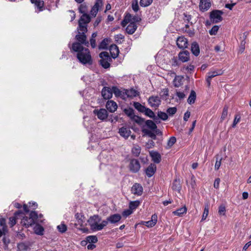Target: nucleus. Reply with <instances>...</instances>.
Segmentation results:
<instances>
[{
	"label": "nucleus",
	"instance_id": "1",
	"mask_svg": "<svg viewBox=\"0 0 251 251\" xmlns=\"http://www.w3.org/2000/svg\"><path fill=\"white\" fill-rule=\"evenodd\" d=\"M71 49L77 52L76 57L79 61L82 64H91L92 59L89 50L84 48L80 43H74Z\"/></svg>",
	"mask_w": 251,
	"mask_h": 251
},
{
	"label": "nucleus",
	"instance_id": "2",
	"mask_svg": "<svg viewBox=\"0 0 251 251\" xmlns=\"http://www.w3.org/2000/svg\"><path fill=\"white\" fill-rule=\"evenodd\" d=\"M87 222L93 231L101 230L107 226L106 221H105V220L101 221V218L98 215L91 216Z\"/></svg>",
	"mask_w": 251,
	"mask_h": 251
},
{
	"label": "nucleus",
	"instance_id": "3",
	"mask_svg": "<svg viewBox=\"0 0 251 251\" xmlns=\"http://www.w3.org/2000/svg\"><path fill=\"white\" fill-rule=\"evenodd\" d=\"M223 14V12L221 10H214L211 11L210 14V21H206V25H209L212 24L221 22L223 20L222 17Z\"/></svg>",
	"mask_w": 251,
	"mask_h": 251
},
{
	"label": "nucleus",
	"instance_id": "4",
	"mask_svg": "<svg viewBox=\"0 0 251 251\" xmlns=\"http://www.w3.org/2000/svg\"><path fill=\"white\" fill-rule=\"evenodd\" d=\"M91 21L90 17L87 14H82L78 22V27L77 30L82 31L84 32L87 31V24Z\"/></svg>",
	"mask_w": 251,
	"mask_h": 251
},
{
	"label": "nucleus",
	"instance_id": "5",
	"mask_svg": "<svg viewBox=\"0 0 251 251\" xmlns=\"http://www.w3.org/2000/svg\"><path fill=\"white\" fill-rule=\"evenodd\" d=\"M37 218V214L35 211H32L29 217L25 216L21 220V224L26 227L32 226Z\"/></svg>",
	"mask_w": 251,
	"mask_h": 251
},
{
	"label": "nucleus",
	"instance_id": "6",
	"mask_svg": "<svg viewBox=\"0 0 251 251\" xmlns=\"http://www.w3.org/2000/svg\"><path fill=\"white\" fill-rule=\"evenodd\" d=\"M100 65L105 69H107L110 67L109 62L111 60L109 56L108 53L106 51H103L100 54Z\"/></svg>",
	"mask_w": 251,
	"mask_h": 251
},
{
	"label": "nucleus",
	"instance_id": "7",
	"mask_svg": "<svg viewBox=\"0 0 251 251\" xmlns=\"http://www.w3.org/2000/svg\"><path fill=\"white\" fill-rule=\"evenodd\" d=\"M75 218L76 219V221L75 223V226H79L81 228L78 227L77 228L83 231V232H85L88 231V229L86 228L82 227L84 225V223L85 222V217L83 215H82L81 213H77L75 215Z\"/></svg>",
	"mask_w": 251,
	"mask_h": 251
},
{
	"label": "nucleus",
	"instance_id": "8",
	"mask_svg": "<svg viewBox=\"0 0 251 251\" xmlns=\"http://www.w3.org/2000/svg\"><path fill=\"white\" fill-rule=\"evenodd\" d=\"M78 34L75 36V39L78 41V43H80L81 46L84 45L88 46L89 43L86 41V36L85 33L87 32H83L82 31L77 30Z\"/></svg>",
	"mask_w": 251,
	"mask_h": 251
},
{
	"label": "nucleus",
	"instance_id": "9",
	"mask_svg": "<svg viewBox=\"0 0 251 251\" xmlns=\"http://www.w3.org/2000/svg\"><path fill=\"white\" fill-rule=\"evenodd\" d=\"M149 105L151 107L157 108L161 104V100L158 96H151L148 99Z\"/></svg>",
	"mask_w": 251,
	"mask_h": 251
},
{
	"label": "nucleus",
	"instance_id": "10",
	"mask_svg": "<svg viewBox=\"0 0 251 251\" xmlns=\"http://www.w3.org/2000/svg\"><path fill=\"white\" fill-rule=\"evenodd\" d=\"M139 162L135 159H131L130 161L129 168L130 171L133 173H137L140 169Z\"/></svg>",
	"mask_w": 251,
	"mask_h": 251
},
{
	"label": "nucleus",
	"instance_id": "11",
	"mask_svg": "<svg viewBox=\"0 0 251 251\" xmlns=\"http://www.w3.org/2000/svg\"><path fill=\"white\" fill-rule=\"evenodd\" d=\"M95 115H97L98 118L101 120H105L108 116V113L105 109H100V110L95 109L93 111Z\"/></svg>",
	"mask_w": 251,
	"mask_h": 251
},
{
	"label": "nucleus",
	"instance_id": "12",
	"mask_svg": "<svg viewBox=\"0 0 251 251\" xmlns=\"http://www.w3.org/2000/svg\"><path fill=\"white\" fill-rule=\"evenodd\" d=\"M122 217L119 214H114L108 216L105 221H106L107 225L108 223L111 224H116L119 222L121 219Z\"/></svg>",
	"mask_w": 251,
	"mask_h": 251
},
{
	"label": "nucleus",
	"instance_id": "13",
	"mask_svg": "<svg viewBox=\"0 0 251 251\" xmlns=\"http://www.w3.org/2000/svg\"><path fill=\"white\" fill-rule=\"evenodd\" d=\"M177 47L180 49H185L188 47V41L183 36L179 37L176 40Z\"/></svg>",
	"mask_w": 251,
	"mask_h": 251
},
{
	"label": "nucleus",
	"instance_id": "14",
	"mask_svg": "<svg viewBox=\"0 0 251 251\" xmlns=\"http://www.w3.org/2000/svg\"><path fill=\"white\" fill-rule=\"evenodd\" d=\"M101 5L102 1L101 0H97L90 11V14L93 17H95L97 15L100 7Z\"/></svg>",
	"mask_w": 251,
	"mask_h": 251
},
{
	"label": "nucleus",
	"instance_id": "15",
	"mask_svg": "<svg viewBox=\"0 0 251 251\" xmlns=\"http://www.w3.org/2000/svg\"><path fill=\"white\" fill-rule=\"evenodd\" d=\"M143 190V189L142 186L138 183H135L131 187L132 193L134 195H137L138 196H140L142 195Z\"/></svg>",
	"mask_w": 251,
	"mask_h": 251
},
{
	"label": "nucleus",
	"instance_id": "16",
	"mask_svg": "<svg viewBox=\"0 0 251 251\" xmlns=\"http://www.w3.org/2000/svg\"><path fill=\"white\" fill-rule=\"evenodd\" d=\"M101 95L104 99H109L112 97V90L109 87H104L102 90Z\"/></svg>",
	"mask_w": 251,
	"mask_h": 251
},
{
	"label": "nucleus",
	"instance_id": "17",
	"mask_svg": "<svg viewBox=\"0 0 251 251\" xmlns=\"http://www.w3.org/2000/svg\"><path fill=\"white\" fill-rule=\"evenodd\" d=\"M189 52L187 50H184L179 53L178 58L179 60H180L182 62H186L189 60Z\"/></svg>",
	"mask_w": 251,
	"mask_h": 251
},
{
	"label": "nucleus",
	"instance_id": "18",
	"mask_svg": "<svg viewBox=\"0 0 251 251\" xmlns=\"http://www.w3.org/2000/svg\"><path fill=\"white\" fill-rule=\"evenodd\" d=\"M107 109L110 112H114L117 109V103L113 100H108L106 104Z\"/></svg>",
	"mask_w": 251,
	"mask_h": 251
},
{
	"label": "nucleus",
	"instance_id": "19",
	"mask_svg": "<svg viewBox=\"0 0 251 251\" xmlns=\"http://www.w3.org/2000/svg\"><path fill=\"white\" fill-rule=\"evenodd\" d=\"M211 3L209 0H201L200 2V10L204 11L207 10L210 7Z\"/></svg>",
	"mask_w": 251,
	"mask_h": 251
},
{
	"label": "nucleus",
	"instance_id": "20",
	"mask_svg": "<svg viewBox=\"0 0 251 251\" xmlns=\"http://www.w3.org/2000/svg\"><path fill=\"white\" fill-rule=\"evenodd\" d=\"M120 135L124 138L127 139L131 133L130 129L126 127H122L119 129Z\"/></svg>",
	"mask_w": 251,
	"mask_h": 251
},
{
	"label": "nucleus",
	"instance_id": "21",
	"mask_svg": "<svg viewBox=\"0 0 251 251\" xmlns=\"http://www.w3.org/2000/svg\"><path fill=\"white\" fill-rule=\"evenodd\" d=\"M157 220V216L155 214H153L151 216V219L149 221L144 222L143 224L145 225L148 227H152L155 226L156 224Z\"/></svg>",
	"mask_w": 251,
	"mask_h": 251
},
{
	"label": "nucleus",
	"instance_id": "22",
	"mask_svg": "<svg viewBox=\"0 0 251 251\" xmlns=\"http://www.w3.org/2000/svg\"><path fill=\"white\" fill-rule=\"evenodd\" d=\"M156 170V165L154 164H151L146 169V174L148 177H150L154 175Z\"/></svg>",
	"mask_w": 251,
	"mask_h": 251
},
{
	"label": "nucleus",
	"instance_id": "23",
	"mask_svg": "<svg viewBox=\"0 0 251 251\" xmlns=\"http://www.w3.org/2000/svg\"><path fill=\"white\" fill-rule=\"evenodd\" d=\"M109 50L112 58H116L118 57L119 53V50L117 45H112L110 46Z\"/></svg>",
	"mask_w": 251,
	"mask_h": 251
},
{
	"label": "nucleus",
	"instance_id": "24",
	"mask_svg": "<svg viewBox=\"0 0 251 251\" xmlns=\"http://www.w3.org/2000/svg\"><path fill=\"white\" fill-rule=\"evenodd\" d=\"M137 28V25L134 22L130 23L126 28V31L130 34H133Z\"/></svg>",
	"mask_w": 251,
	"mask_h": 251
},
{
	"label": "nucleus",
	"instance_id": "25",
	"mask_svg": "<svg viewBox=\"0 0 251 251\" xmlns=\"http://www.w3.org/2000/svg\"><path fill=\"white\" fill-rule=\"evenodd\" d=\"M191 51L195 56H198L200 54V47L198 44L194 42L191 45Z\"/></svg>",
	"mask_w": 251,
	"mask_h": 251
},
{
	"label": "nucleus",
	"instance_id": "26",
	"mask_svg": "<svg viewBox=\"0 0 251 251\" xmlns=\"http://www.w3.org/2000/svg\"><path fill=\"white\" fill-rule=\"evenodd\" d=\"M151 156L152 158V160L156 163H158L160 161L161 156L157 152L151 151L150 152Z\"/></svg>",
	"mask_w": 251,
	"mask_h": 251
},
{
	"label": "nucleus",
	"instance_id": "27",
	"mask_svg": "<svg viewBox=\"0 0 251 251\" xmlns=\"http://www.w3.org/2000/svg\"><path fill=\"white\" fill-rule=\"evenodd\" d=\"M187 212V208L185 206H183L176 211L173 212V214L174 215L177 216H182L184 214L186 213Z\"/></svg>",
	"mask_w": 251,
	"mask_h": 251
},
{
	"label": "nucleus",
	"instance_id": "28",
	"mask_svg": "<svg viewBox=\"0 0 251 251\" xmlns=\"http://www.w3.org/2000/svg\"><path fill=\"white\" fill-rule=\"evenodd\" d=\"M22 214V212H18L15 213L14 216L9 218V224L11 227L13 226L16 223V219L18 218V216Z\"/></svg>",
	"mask_w": 251,
	"mask_h": 251
},
{
	"label": "nucleus",
	"instance_id": "29",
	"mask_svg": "<svg viewBox=\"0 0 251 251\" xmlns=\"http://www.w3.org/2000/svg\"><path fill=\"white\" fill-rule=\"evenodd\" d=\"M35 234L39 235H42L44 233V229L42 226L39 224H36L33 228Z\"/></svg>",
	"mask_w": 251,
	"mask_h": 251
},
{
	"label": "nucleus",
	"instance_id": "30",
	"mask_svg": "<svg viewBox=\"0 0 251 251\" xmlns=\"http://www.w3.org/2000/svg\"><path fill=\"white\" fill-rule=\"evenodd\" d=\"M32 3H34L35 6L38 9V12L41 11L43 10V7L44 6V2L43 1H41L40 0H30Z\"/></svg>",
	"mask_w": 251,
	"mask_h": 251
},
{
	"label": "nucleus",
	"instance_id": "31",
	"mask_svg": "<svg viewBox=\"0 0 251 251\" xmlns=\"http://www.w3.org/2000/svg\"><path fill=\"white\" fill-rule=\"evenodd\" d=\"M223 74V72L222 70H218L216 71H211L210 72H209L207 74V76L211 78H212L213 77L221 75Z\"/></svg>",
	"mask_w": 251,
	"mask_h": 251
},
{
	"label": "nucleus",
	"instance_id": "32",
	"mask_svg": "<svg viewBox=\"0 0 251 251\" xmlns=\"http://www.w3.org/2000/svg\"><path fill=\"white\" fill-rule=\"evenodd\" d=\"M196 98V94L194 90L191 91L190 94L187 100L189 104H191L195 102Z\"/></svg>",
	"mask_w": 251,
	"mask_h": 251
},
{
	"label": "nucleus",
	"instance_id": "33",
	"mask_svg": "<svg viewBox=\"0 0 251 251\" xmlns=\"http://www.w3.org/2000/svg\"><path fill=\"white\" fill-rule=\"evenodd\" d=\"M126 94L128 97L133 98L138 95V92L133 89H131L130 90H127L126 91Z\"/></svg>",
	"mask_w": 251,
	"mask_h": 251
},
{
	"label": "nucleus",
	"instance_id": "34",
	"mask_svg": "<svg viewBox=\"0 0 251 251\" xmlns=\"http://www.w3.org/2000/svg\"><path fill=\"white\" fill-rule=\"evenodd\" d=\"M145 124L146 125L148 126V127H149L152 130H154L157 128V126L156 124L151 120H147L145 122Z\"/></svg>",
	"mask_w": 251,
	"mask_h": 251
},
{
	"label": "nucleus",
	"instance_id": "35",
	"mask_svg": "<svg viewBox=\"0 0 251 251\" xmlns=\"http://www.w3.org/2000/svg\"><path fill=\"white\" fill-rule=\"evenodd\" d=\"M143 113L151 118H154L155 117V114L154 112L149 108L146 107Z\"/></svg>",
	"mask_w": 251,
	"mask_h": 251
},
{
	"label": "nucleus",
	"instance_id": "36",
	"mask_svg": "<svg viewBox=\"0 0 251 251\" xmlns=\"http://www.w3.org/2000/svg\"><path fill=\"white\" fill-rule=\"evenodd\" d=\"M141 19L137 17H132L130 14H128L126 16V18H125V19L124 20V22H126L127 23V21H128V22L129 21H133V22H138Z\"/></svg>",
	"mask_w": 251,
	"mask_h": 251
},
{
	"label": "nucleus",
	"instance_id": "37",
	"mask_svg": "<svg viewBox=\"0 0 251 251\" xmlns=\"http://www.w3.org/2000/svg\"><path fill=\"white\" fill-rule=\"evenodd\" d=\"M132 152L135 156H138L141 152V148L138 145H135L132 149Z\"/></svg>",
	"mask_w": 251,
	"mask_h": 251
},
{
	"label": "nucleus",
	"instance_id": "38",
	"mask_svg": "<svg viewBox=\"0 0 251 251\" xmlns=\"http://www.w3.org/2000/svg\"><path fill=\"white\" fill-rule=\"evenodd\" d=\"M86 242H87L89 243L94 244V243H96V242H97L98 238L96 236L90 235V236H87L86 238Z\"/></svg>",
	"mask_w": 251,
	"mask_h": 251
},
{
	"label": "nucleus",
	"instance_id": "39",
	"mask_svg": "<svg viewBox=\"0 0 251 251\" xmlns=\"http://www.w3.org/2000/svg\"><path fill=\"white\" fill-rule=\"evenodd\" d=\"M131 119L140 125H142L144 122L143 119L135 115L131 118Z\"/></svg>",
	"mask_w": 251,
	"mask_h": 251
},
{
	"label": "nucleus",
	"instance_id": "40",
	"mask_svg": "<svg viewBox=\"0 0 251 251\" xmlns=\"http://www.w3.org/2000/svg\"><path fill=\"white\" fill-rule=\"evenodd\" d=\"M133 106L138 111L142 113L146 108L145 106L142 105L141 104L138 102H134Z\"/></svg>",
	"mask_w": 251,
	"mask_h": 251
},
{
	"label": "nucleus",
	"instance_id": "41",
	"mask_svg": "<svg viewBox=\"0 0 251 251\" xmlns=\"http://www.w3.org/2000/svg\"><path fill=\"white\" fill-rule=\"evenodd\" d=\"M208 213H209V205H208V204L207 203L205 205L204 211L203 212V214L202 216L201 221L205 220L206 219V218L208 215Z\"/></svg>",
	"mask_w": 251,
	"mask_h": 251
},
{
	"label": "nucleus",
	"instance_id": "42",
	"mask_svg": "<svg viewBox=\"0 0 251 251\" xmlns=\"http://www.w3.org/2000/svg\"><path fill=\"white\" fill-rule=\"evenodd\" d=\"M142 132L144 133H145V134L148 135L149 137H151V138H152L153 139H155V138H156L155 134L154 133H153L152 131H151V130L143 128L142 129Z\"/></svg>",
	"mask_w": 251,
	"mask_h": 251
},
{
	"label": "nucleus",
	"instance_id": "43",
	"mask_svg": "<svg viewBox=\"0 0 251 251\" xmlns=\"http://www.w3.org/2000/svg\"><path fill=\"white\" fill-rule=\"evenodd\" d=\"M108 40L107 39H104L99 45V48L100 49H105L107 48Z\"/></svg>",
	"mask_w": 251,
	"mask_h": 251
},
{
	"label": "nucleus",
	"instance_id": "44",
	"mask_svg": "<svg viewBox=\"0 0 251 251\" xmlns=\"http://www.w3.org/2000/svg\"><path fill=\"white\" fill-rule=\"evenodd\" d=\"M78 10L79 12L82 14H87V7L86 5L84 4H81L80 5L78 8Z\"/></svg>",
	"mask_w": 251,
	"mask_h": 251
},
{
	"label": "nucleus",
	"instance_id": "45",
	"mask_svg": "<svg viewBox=\"0 0 251 251\" xmlns=\"http://www.w3.org/2000/svg\"><path fill=\"white\" fill-rule=\"evenodd\" d=\"M124 112L127 116L129 117L130 119L134 115V110L130 108L125 109Z\"/></svg>",
	"mask_w": 251,
	"mask_h": 251
},
{
	"label": "nucleus",
	"instance_id": "46",
	"mask_svg": "<svg viewBox=\"0 0 251 251\" xmlns=\"http://www.w3.org/2000/svg\"><path fill=\"white\" fill-rule=\"evenodd\" d=\"M216 163L215 164V169L216 170H218L220 167L222 158V157L219 158L218 155H216Z\"/></svg>",
	"mask_w": 251,
	"mask_h": 251
},
{
	"label": "nucleus",
	"instance_id": "47",
	"mask_svg": "<svg viewBox=\"0 0 251 251\" xmlns=\"http://www.w3.org/2000/svg\"><path fill=\"white\" fill-rule=\"evenodd\" d=\"M152 2V0H140V4L142 7H146L150 5Z\"/></svg>",
	"mask_w": 251,
	"mask_h": 251
},
{
	"label": "nucleus",
	"instance_id": "48",
	"mask_svg": "<svg viewBox=\"0 0 251 251\" xmlns=\"http://www.w3.org/2000/svg\"><path fill=\"white\" fill-rule=\"evenodd\" d=\"M219 29V26L218 25H214L212 27V28L209 31V33L211 35H215L218 30Z\"/></svg>",
	"mask_w": 251,
	"mask_h": 251
},
{
	"label": "nucleus",
	"instance_id": "49",
	"mask_svg": "<svg viewBox=\"0 0 251 251\" xmlns=\"http://www.w3.org/2000/svg\"><path fill=\"white\" fill-rule=\"evenodd\" d=\"M139 205V202L138 201H131L129 203V208L130 210H133L136 209Z\"/></svg>",
	"mask_w": 251,
	"mask_h": 251
},
{
	"label": "nucleus",
	"instance_id": "50",
	"mask_svg": "<svg viewBox=\"0 0 251 251\" xmlns=\"http://www.w3.org/2000/svg\"><path fill=\"white\" fill-rule=\"evenodd\" d=\"M227 110H228V107L227 106H225L224 107L223 111L221 115V119L222 121L224 120L227 115Z\"/></svg>",
	"mask_w": 251,
	"mask_h": 251
},
{
	"label": "nucleus",
	"instance_id": "51",
	"mask_svg": "<svg viewBox=\"0 0 251 251\" xmlns=\"http://www.w3.org/2000/svg\"><path fill=\"white\" fill-rule=\"evenodd\" d=\"M158 116L164 121L166 120L168 117V115L166 113L161 111L158 112Z\"/></svg>",
	"mask_w": 251,
	"mask_h": 251
},
{
	"label": "nucleus",
	"instance_id": "52",
	"mask_svg": "<svg viewBox=\"0 0 251 251\" xmlns=\"http://www.w3.org/2000/svg\"><path fill=\"white\" fill-rule=\"evenodd\" d=\"M57 228L61 233L65 232L67 230V226L64 224H61L60 225H58Z\"/></svg>",
	"mask_w": 251,
	"mask_h": 251
},
{
	"label": "nucleus",
	"instance_id": "53",
	"mask_svg": "<svg viewBox=\"0 0 251 251\" xmlns=\"http://www.w3.org/2000/svg\"><path fill=\"white\" fill-rule=\"evenodd\" d=\"M132 9L135 11L137 12L139 10L138 2V0H133L132 3Z\"/></svg>",
	"mask_w": 251,
	"mask_h": 251
},
{
	"label": "nucleus",
	"instance_id": "54",
	"mask_svg": "<svg viewBox=\"0 0 251 251\" xmlns=\"http://www.w3.org/2000/svg\"><path fill=\"white\" fill-rule=\"evenodd\" d=\"M176 139L175 137H171L168 141L167 145L171 148L176 143Z\"/></svg>",
	"mask_w": 251,
	"mask_h": 251
},
{
	"label": "nucleus",
	"instance_id": "55",
	"mask_svg": "<svg viewBox=\"0 0 251 251\" xmlns=\"http://www.w3.org/2000/svg\"><path fill=\"white\" fill-rule=\"evenodd\" d=\"M181 78L179 76L175 77L174 80V84L175 87H179L180 85Z\"/></svg>",
	"mask_w": 251,
	"mask_h": 251
},
{
	"label": "nucleus",
	"instance_id": "56",
	"mask_svg": "<svg viewBox=\"0 0 251 251\" xmlns=\"http://www.w3.org/2000/svg\"><path fill=\"white\" fill-rule=\"evenodd\" d=\"M167 112L170 115H173L176 113V108L175 107H170L167 109Z\"/></svg>",
	"mask_w": 251,
	"mask_h": 251
},
{
	"label": "nucleus",
	"instance_id": "57",
	"mask_svg": "<svg viewBox=\"0 0 251 251\" xmlns=\"http://www.w3.org/2000/svg\"><path fill=\"white\" fill-rule=\"evenodd\" d=\"M112 93L113 92L116 96H120L121 95V91L117 88L113 87L112 88Z\"/></svg>",
	"mask_w": 251,
	"mask_h": 251
},
{
	"label": "nucleus",
	"instance_id": "58",
	"mask_svg": "<svg viewBox=\"0 0 251 251\" xmlns=\"http://www.w3.org/2000/svg\"><path fill=\"white\" fill-rule=\"evenodd\" d=\"M226 212V208L224 205H221L219 208L218 212L220 215H225Z\"/></svg>",
	"mask_w": 251,
	"mask_h": 251
},
{
	"label": "nucleus",
	"instance_id": "59",
	"mask_svg": "<svg viewBox=\"0 0 251 251\" xmlns=\"http://www.w3.org/2000/svg\"><path fill=\"white\" fill-rule=\"evenodd\" d=\"M240 117L238 115H236L234 117V121L232 124V127H234L239 122Z\"/></svg>",
	"mask_w": 251,
	"mask_h": 251
},
{
	"label": "nucleus",
	"instance_id": "60",
	"mask_svg": "<svg viewBox=\"0 0 251 251\" xmlns=\"http://www.w3.org/2000/svg\"><path fill=\"white\" fill-rule=\"evenodd\" d=\"M124 36L121 34H117V35H115V40L117 42H121V40L124 39Z\"/></svg>",
	"mask_w": 251,
	"mask_h": 251
},
{
	"label": "nucleus",
	"instance_id": "61",
	"mask_svg": "<svg viewBox=\"0 0 251 251\" xmlns=\"http://www.w3.org/2000/svg\"><path fill=\"white\" fill-rule=\"evenodd\" d=\"M220 182V179L219 178H216L214 182V187L218 189L219 187V184Z\"/></svg>",
	"mask_w": 251,
	"mask_h": 251
},
{
	"label": "nucleus",
	"instance_id": "62",
	"mask_svg": "<svg viewBox=\"0 0 251 251\" xmlns=\"http://www.w3.org/2000/svg\"><path fill=\"white\" fill-rule=\"evenodd\" d=\"M176 96L180 99H182L185 98V94L182 92H176Z\"/></svg>",
	"mask_w": 251,
	"mask_h": 251
},
{
	"label": "nucleus",
	"instance_id": "63",
	"mask_svg": "<svg viewBox=\"0 0 251 251\" xmlns=\"http://www.w3.org/2000/svg\"><path fill=\"white\" fill-rule=\"evenodd\" d=\"M190 116V112L189 111L186 112L185 113L184 117H183L184 120L185 121H187L188 119L189 118Z\"/></svg>",
	"mask_w": 251,
	"mask_h": 251
},
{
	"label": "nucleus",
	"instance_id": "64",
	"mask_svg": "<svg viewBox=\"0 0 251 251\" xmlns=\"http://www.w3.org/2000/svg\"><path fill=\"white\" fill-rule=\"evenodd\" d=\"M6 232H7L6 226L2 227V230L0 229V237H1L3 234H5Z\"/></svg>",
	"mask_w": 251,
	"mask_h": 251
}]
</instances>
